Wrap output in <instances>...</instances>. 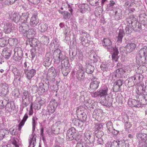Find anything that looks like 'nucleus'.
Instances as JSON below:
<instances>
[{
    "instance_id": "1",
    "label": "nucleus",
    "mask_w": 147,
    "mask_h": 147,
    "mask_svg": "<svg viewBox=\"0 0 147 147\" xmlns=\"http://www.w3.org/2000/svg\"><path fill=\"white\" fill-rule=\"evenodd\" d=\"M102 45L107 49L108 51L112 54V60L113 61H117L119 58L118 56L119 53L118 49L116 48L113 47L111 40L107 38H105L102 41Z\"/></svg>"
},
{
    "instance_id": "2",
    "label": "nucleus",
    "mask_w": 147,
    "mask_h": 147,
    "mask_svg": "<svg viewBox=\"0 0 147 147\" xmlns=\"http://www.w3.org/2000/svg\"><path fill=\"white\" fill-rule=\"evenodd\" d=\"M115 5V2L113 1H111L107 5L106 10L107 11H112L115 19L118 20L122 18L121 11L120 9L116 7Z\"/></svg>"
},
{
    "instance_id": "3",
    "label": "nucleus",
    "mask_w": 147,
    "mask_h": 147,
    "mask_svg": "<svg viewBox=\"0 0 147 147\" xmlns=\"http://www.w3.org/2000/svg\"><path fill=\"white\" fill-rule=\"evenodd\" d=\"M108 88L106 86H104L102 87L99 91L91 93L92 96L94 98L103 97L105 98L108 95Z\"/></svg>"
},
{
    "instance_id": "4",
    "label": "nucleus",
    "mask_w": 147,
    "mask_h": 147,
    "mask_svg": "<svg viewBox=\"0 0 147 147\" xmlns=\"http://www.w3.org/2000/svg\"><path fill=\"white\" fill-rule=\"evenodd\" d=\"M53 56L55 62L57 64H59L61 61L62 64V62L63 60H67V57L59 49H57L54 51Z\"/></svg>"
},
{
    "instance_id": "5",
    "label": "nucleus",
    "mask_w": 147,
    "mask_h": 147,
    "mask_svg": "<svg viewBox=\"0 0 147 147\" xmlns=\"http://www.w3.org/2000/svg\"><path fill=\"white\" fill-rule=\"evenodd\" d=\"M136 137L138 139L141 140L142 141L139 142V146L140 147H146L147 144L146 141L147 140V135L146 134H143L141 133H138L136 134Z\"/></svg>"
},
{
    "instance_id": "6",
    "label": "nucleus",
    "mask_w": 147,
    "mask_h": 147,
    "mask_svg": "<svg viewBox=\"0 0 147 147\" xmlns=\"http://www.w3.org/2000/svg\"><path fill=\"white\" fill-rule=\"evenodd\" d=\"M57 106V103L56 101L55 100H52L47 107V112L45 114L50 115L51 113H53Z\"/></svg>"
},
{
    "instance_id": "7",
    "label": "nucleus",
    "mask_w": 147,
    "mask_h": 147,
    "mask_svg": "<svg viewBox=\"0 0 147 147\" xmlns=\"http://www.w3.org/2000/svg\"><path fill=\"white\" fill-rule=\"evenodd\" d=\"M142 100L139 99L138 101H136L135 99L130 98L128 100V104L131 107H140L142 105L144 104L142 102Z\"/></svg>"
},
{
    "instance_id": "8",
    "label": "nucleus",
    "mask_w": 147,
    "mask_h": 147,
    "mask_svg": "<svg viewBox=\"0 0 147 147\" xmlns=\"http://www.w3.org/2000/svg\"><path fill=\"white\" fill-rule=\"evenodd\" d=\"M124 67L121 66V67L117 69L113 74V77L123 78L126 74V71L123 68Z\"/></svg>"
},
{
    "instance_id": "9",
    "label": "nucleus",
    "mask_w": 147,
    "mask_h": 147,
    "mask_svg": "<svg viewBox=\"0 0 147 147\" xmlns=\"http://www.w3.org/2000/svg\"><path fill=\"white\" fill-rule=\"evenodd\" d=\"M9 86L6 83L2 84L0 85V95L5 96L8 92Z\"/></svg>"
},
{
    "instance_id": "10",
    "label": "nucleus",
    "mask_w": 147,
    "mask_h": 147,
    "mask_svg": "<svg viewBox=\"0 0 147 147\" xmlns=\"http://www.w3.org/2000/svg\"><path fill=\"white\" fill-rule=\"evenodd\" d=\"M27 45H29L31 47H35L36 46L40 47V44L38 42V40L35 38L28 39L26 40Z\"/></svg>"
},
{
    "instance_id": "11",
    "label": "nucleus",
    "mask_w": 147,
    "mask_h": 147,
    "mask_svg": "<svg viewBox=\"0 0 147 147\" xmlns=\"http://www.w3.org/2000/svg\"><path fill=\"white\" fill-rule=\"evenodd\" d=\"M147 54V47L146 46H144L139 51L138 55L136 57V60H141V59L143 56H146Z\"/></svg>"
},
{
    "instance_id": "12",
    "label": "nucleus",
    "mask_w": 147,
    "mask_h": 147,
    "mask_svg": "<svg viewBox=\"0 0 147 147\" xmlns=\"http://www.w3.org/2000/svg\"><path fill=\"white\" fill-rule=\"evenodd\" d=\"M22 127L21 126L20 127L19 124L18 126H14L8 130L9 132V131L12 135H14L17 134L19 135V133L20 132Z\"/></svg>"
},
{
    "instance_id": "13",
    "label": "nucleus",
    "mask_w": 147,
    "mask_h": 147,
    "mask_svg": "<svg viewBox=\"0 0 147 147\" xmlns=\"http://www.w3.org/2000/svg\"><path fill=\"white\" fill-rule=\"evenodd\" d=\"M20 26L19 27V30L20 32L24 34V35L26 34L27 30L29 28V26L28 23H19Z\"/></svg>"
},
{
    "instance_id": "14",
    "label": "nucleus",
    "mask_w": 147,
    "mask_h": 147,
    "mask_svg": "<svg viewBox=\"0 0 147 147\" xmlns=\"http://www.w3.org/2000/svg\"><path fill=\"white\" fill-rule=\"evenodd\" d=\"M135 6V3L132 2L131 1H126L124 4V6L126 9L132 12H133L134 10Z\"/></svg>"
},
{
    "instance_id": "15",
    "label": "nucleus",
    "mask_w": 147,
    "mask_h": 147,
    "mask_svg": "<svg viewBox=\"0 0 147 147\" xmlns=\"http://www.w3.org/2000/svg\"><path fill=\"white\" fill-rule=\"evenodd\" d=\"M29 13L27 12L22 13V15L20 16V23H28L27 21L29 17Z\"/></svg>"
},
{
    "instance_id": "16",
    "label": "nucleus",
    "mask_w": 147,
    "mask_h": 147,
    "mask_svg": "<svg viewBox=\"0 0 147 147\" xmlns=\"http://www.w3.org/2000/svg\"><path fill=\"white\" fill-rule=\"evenodd\" d=\"M39 20L37 15L34 14L31 18L30 24L33 26H35L39 23Z\"/></svg>"
},
{
    "instance_id": "17",
    "label": "nucleus",
    "mask_w": 147,
    "mask_h": 147,
    "mask_svg": "<svg viewBox=\"0 0 147 147\" xmlns=\"http://www.w3.org/2000/svg\"><path fill=\"white\" fill-rule=\"evenodd\" d=\"M136 46V44L134 43H128L125 47V51L127 52H131L135 49Z\"/></svg>"
},
{
    "instance_id": "18",
    "label": "nucleus",
    "mask_w": 147,
    "mask_h": 147,
    "mask_svg": "<svg viewBox=\"0 0 147 147\" xmlns=\"http://www.w3.org/2000/svg\"><path fill=\"white\" fill-rule=\"evenodd\" d=\"M3 28L5 32V33H8L11 31L13 27L11 23L7 22L4 25Z\"/></svg>"
},
{
    "instance_id": "19",
    "label": "nucleus",
    "mask_w": 147,
    "mask_h": 147,
    "mask_svg": "<svg viewBox=\"0 0 147 147\" xmlns=\"http://www.w3.org/2000/svg\"><path fill=\"white\" fill-rule=\"evenodd\" d=\"M24 72L27 79L30 80L35 75L36 71L34 69H32L30 70H27L26 71V70Z\"/></svg>"
},
{
    "instance_id": "20",
    "label": "nucleus",
    "mask_w": 147,
    "mask_h": 147,
    "mask_svg": "<svg viewBox=\"0 0 147 147\" xmlns=\"http://www.w3.org/2000/svg\"><path fill=\"white\" fill-rule=\"evenodd\" d=\"M75 129L73 127H71L68 130L67 136V137H68L70 140H72L74 138V136L75 135Z\"/></svg>"
},
{
    "instance_id": "21",
    "label": "nucleus",
    "mask_w": 147,
    "mask_h": 147,
    "mask_svg": "<svg viewBox=\"0 0 147 147\" xmlns=\"http://www.w3.org/2000/svg\"><path fill=\"white\" fill-rule=\"evenodd\" d=\"M20 16L18 13L14 12L11 15L10 17L14 22L19 24L20 22Z\"/></svg>"
},
{
    "instance_id": "22",
    "label": "nucleus",
    "mask_w": 147,
    "mask_h": 147,
    "mask_svg": "<svg viewBox=\"0 0 147 147\" xmlns=\"http://www.w3.org/2000/svg\"><path fill=\"white\" fill-rule=\"evenodd\" d=\"M35 34V32L33 29H29L28 31L27 30L26 33L24 36H26L28 38V39L32 38Z\"/></svg>"
},
{
    "instance_id": "23",
    "label": "nucleus",
    "mask_w": 147,
    "mask_h": 147,
    "mask_svg": "<svg viewBox=\"0 0 147 147\" xmlns=\"http://www.w3.org/2000/svg\"><path fill=\"white\" fill-rule=\"evenodd\" d=\"M9 134V131L7 129H5L0 127V140L5 138Z\"/></svg>"
},
{
    "instance_id": "24",
    "label": "nucleus",
    "mask_w": 147,
    "mask_h": 147,
    "mask_svg": "<svg viewBox=\"0 0 147 147\" xmlns=\"http://www.w3.org/2000/svg\"><path fill=\"white\" fill-rule=\"evenodd\" d=\"M144 85L143 83H141L136 86L137 90L136 91V93L138 94L139 95L143 94V93H142L141 92H143V93H144Z\"/></svg>"
},
{
    "instance_id": "25",
    "label": "nucleus",
    "mask_w": 147,
    "mask_h": 147,
    "mask_svg": "<svg viewBox=\"0 0 147 147\" xmlns=\"http://www.w3.org/2000/svg\"><path fill=\"white\" fill-rule=\"evenodd\" d=\"M48 27V24L45 23H40L38 26V30L41 32H44L46 31Z\"/></svg>"
},
{
    "instance_id": "26",
    "label": "nucleus",
    "mask_w": 147,
    "mask_h": 147,
    "mask_svg": "<svg viewBox=\"0 0 147 147\" xmlns=\"http://www.w3.org/2000/svg\"><path fill=\"white\" fill-rule=\"evenodd\" d=\"M78 7L79 11L83 13L87 10L88 5L87 4H80L78 5Z\"/></svg>"
},
{
    "instance_id": "27",
    "label": "nucleus",
    "mask_w": 147,
    "mask_h": 147,
    "mask_svg": "<svg viewBox=\"0 0 147 147\" xmlns=\"http://www.w3.org/2000/svg\"><path fill=\"white\" fill-rule=\"evenodd\" d=\"M59 13H60L63 16V18L65 20H69L71 16V14L67 11H61L59 10Z\"/></svg>"
},
{
    "instance_id": "28",
    "label": "nucleus",
    "mask_w": 147,
    "mask_h": 147,
    "mask_svg": "<svg viewBox=\"0 0 147 147\" xmlns=\"http://www.w3.org/2000/svg\"><path fill=\"white\" fill-rule=\"evenodd\" d=\"M2 55L5 58L8 59L11 55L10 51L7 48H4L2 51Z\"/></svg>"
},
{
    "instance_id": "29",
    "label": "nucleus",
    "mask_w": 147,
    "mask_h": 147,
    "mask_svg": "<svg viewBox=\"0 0 147 147\" xmlns=\"http://www.w3.org/2000/svg\"><path fill=\"white\" fill-rule=\"evenodd\" d=\"M14 56L17 57L18 56L20 57L22 55V51L20 47L15 48L14 50Z\"/></svg>"
},
{
    "instance_id": "30",
    "label": "nucleus",
    "mask_w": 147,
    "mask_h": 147,
    "mask_svg": "<svg viewBox=\"0 0 147 147\" xmlns=\"http://www.w3.org/2000/svg\"><path fill=\"white\" fill-rule=\"evenodd\" d=\"M43 101L41 100H36L33 105H34V109H39L40 108V106L43 105Z\"/></svg>"
},
{
    "instance_id": "31",
    "label": "nucleus",
    "mask_w": 147,
    "mask_h": 147,
    "mask_svg": "<svg viewBox=\"0 0 147 147\" xmlns=\"http://www.w3.org/2000/svg\"><path fill=\"white\" fill-rule=\"evenodd\" d=\"M94 69V67L93 66L89 64H86L85 69L86 70V71L87 73L88 74L92 73L93 72Z\"/></svg>"
},
{
    "instance_id": "32",
    "label": "nucleus",
    "mask_w": 147,
    "mask_h": 147,
    "mask_svg": "<svg viewBox=\"0 0 147 147\" xmlns=\"http://www.w3.org/2000/svg\"><path fill=\"white\" fill-rule=\"evenodd\" d=\"M99 82L97 81H93L90 84V88L92 90L96 89L98 87Z\"/></svg>"
},
{
    "instance_id": "33",
    "label": "nucleus",
    "mask_w": 147,
    "mask_h": 147,
    "mask_svg": "<svg viewBox=\"0 0 147 147\" xmlns=\"http://www.w3.org/2000/svg\"><path fill=\"white\" fill-rule=\"evenodd\" d=\"M29 147H34L36 142V138L32 135H31L29 139Z\"/></svg>"
},
{
    "instance_id": "34",
    "label": "nucleus",
    "mask_w": 147,
    "mask_h": 147,
    "mask_svg": "<svg viewBox=\"0 0 147 147\" xmlns=\"http://www.w3.org/2000/svg\"><path fill=\"white\" fill-rule=\"evenodd\" d=\"M14 108L15 107L14 105L9 103H7L5 107L6 111L9 112V114L11 112L14 110Z\"/></svg>"
},
{
    "instance_id": "35",
    "label": "nucleus",
    "mask_w": 147,
    "mask_h": 147,
    "mask_svg": "<svg viewBox=\"0 0 147 147\" xmlns=\"http://www.w3.org/2000/svg\"><path fill=\"white\" fill-rule=\"evenodd\" d=\"M76 74L84 73V69L82 65L81 64H79L77 65L76 67Z\"/></svg>"
},
{
    "instance_id": "36",
    "label": "nucleus",
    "mask_w": 147,
    "mask_h": 147,
    "mask_svg": "<svg viewBox=\"0 0 147 147\" xmlns=\"http://www.w3.org/2000/svg\"><path fill=\"white\" fill-rule=\"evenodd\" d=\"M81 41L82 44L84 46L87 47L88 46L89 43L87 38L85 36H84L80 39Z\"/></svg>"
},
{
    "instance_id": "37",
    "label": "nucleus",
    "mask_w": 147,
    "mask_h": 147,
    "mask_svg": "<svg viewBox=\"0 0 147 147\" xmlns=\"http://www.w3.org/2000/svg\"><path fill=\"white\" fill-rule=\"evenodd\" d=\"M11 46H16L18 43V40L16 38H9L7 40V43Z\"/></svg>"
},
{
    "instance_id": "38",
    "label": "nucleus",
    "mask_w": 147,
    "mask_h": 147,
    "mask_svg": "<svg viewBox=\"0 0 147 147\" xmlns=\"http://www.w3.org/2000/svg\"><path fill=\"white\" fill-rule=\"evenodd\" d=\"M124 35L123 30L120 29L119 30L118 36L117 37V42L118 43H121L123 37Z\"/></svg>"
},
{
    "instance_id": "39",
    "label": "nucleus",
    "mask_w": 147,
    "mask_h": 147,
    "mask_svg": "<svg viewBox=\"0 0 147 147\" xmlns=\"http://www.w3.org/2000/svg\"><path fill=\"white\" fill-rule=\"evenodd\" d=\"M8 120L7 119H4L3 120V123L0 124V127L1 128H4L5 129H7L6 128V126L8 124Z\"/></svg>"
},
{
    "instance_id": "40",
    "label": "nucleus",
    "mask_w": 147,
    "mask_h": 147,
    "mask_svg": "<svg viewBox=\"0 0 147 147\" xmlns=\"http://www.w3.org/2000/svg\"><path fill=\"white\" fill-rule=\"evenodd\" d=\"M84 110H85V109L83 107H77V109L76 111V113L78 115H82L84 114Z\"/></svg>"
},
{
    "instance_id": "41",
    "label": "nucleus",
    "mask_w": 147,
    "mask_h": 147,
    "mask_svg": "<svg viewBox=\"0 0 147 147\" xmlns=\"http://www.w3.org/2000/svg\"><path fill=\"white\" fill-rule=\"evenodd\" d=\"M44 84L42 83L39 84L38 90L40 95L43 94L45 91V89L44 88Z\"/></svg>"
},
{
    "instance_id": "42",
    "label": "nucleus",
    "mask_w": 147,
    "mask_h": 147,
    "mask_svg": "<svg viewBox=\"0 0 147 147\" xmlns=\"http://www.w3.org/2000/svg\"><path fill=\"white\" fill-rule=\"evenodd\" d=\"M128 20L130 21V22H130L129 23H131L132 26H133L134 24H135L137 22L136 18L133 15L131 16L130 18Z\"/></svg>"
},
{
    "instance_id": "43",
    "label": "nucleus",
    "mask_w": 147,
    "mask_h": 147,
    "mask_svg": "<svg viewBox=\"0 0 147 147\" xmlns=\"http://www.w3.org/2000/svg\"><path fill=\"white\" fill-rule=\"evenodd\" d=\"M109 64L108 62H103L100 65L101 69L103 71H106L108 69Z\"/></svg>"
},
{
    "instance_id": "44",
    "label": "nucleus",
    "mask_w": 147,
    "mask_h": 147,
    "mask_svg": "<svg viewBox=\"0 0 147 147\" xmlns=\"http://www.w3.org/2000/svg\"><path fill=\"white\" fill-rule=\"evenodd\" d=\"M142 100V102H143L144 100L146 104H147V94H143L140 95L138 96V99Z\"/></svg>"
},
{
    "instance_id": "45",
    "label": "nucleus",
    "mask_w": 147,
    "mask_h": 147,
    "mask_svg": "<svg viewBox=\"0 0 147 147\" xmlns=\"http://www.w3.org/2000/svg\"><path fill=\"white\" fill-rule=\"evenodd\" d=\"M119 143L121 142V143L119 144L120 147H129V144L127 142H125L124 140H119Z\"/></svg>"
},
{
    "instance_id": "46",
    "label": "nucleus",
    "mask_w": 147,
    "mask_h": 147,
    "mask_svg": "<svg viewBox=\"0 0 147 147\" xmlns=\"http://www.w3.org/2000/svg\"><path fill=\"white\" fill-rule=\"evenodd\" d=\"M28 117V114L27 113L25 114L23 117V119L19 124L20 127L21 126L22 127L24 126Z\"/></svg>"
},
{
    "instance_id": "47",
    "label": "nucleus",
    "mask_w": 147,
    "mask_h": 147,
    "mask_svg": "<svg viewBox=\"0 0 147 147\" xmlns=\"http://www.w3.org/2000/svg\"><path fill=\"white\" fill-rule=\"evenodd\" d=\"M20 140L17 139H14L12 141V144L15 146V147H19V145L21 144Z\"/></svg>"
},
{
    "instance_id": "48",
    "label": "nucleus",
    "mask_w": 147,
    "mask_h": 147,
    "mask_svg": "<svg viewBox=\"0 0 147 147\" xmlns=\"http://www.w3.org/2000/svg\"><path fill=\"white\" fill-rule=\"evenodd\" d=\"M7 43V40L4 38H0V47H4Z\"/></svg>"
},
{
    "instance_id": "49",
    "label": "nucleus",
    "mask_w": 147,
    "mask_h": 147,
    "mask_svg": "<svg viewBox=\"0 0 147 147\" xmlns=\"http://www.w3.org/2000/svg\"><path fill=\"white\" fill-rule=\"evenodd\" d=\"M37 118L35 117H33L32 118V130L34 131L35 129V126L36 125Z\"/></svg>"
},
{
    "instance_id": "50",
    "label": "nucleus",
    "mask_w": 147,
    "mask_h": 147,
    "mask_svg": "<svg viewBox=\"0 0 147 147\" xmlns=\"http://www.w3.org/2000/svg\"><path fill=\"white\" fill-rule=\"evenodd\" d=\"M119 141V140L114 141L111 143L110 147H120L119 144H120L121 142H120V143H119L118 142Z\"/></svg>"
},
{
    "instance_id": "51",
    "label": "nucleus",
    "mask_w": 147,
    "mask_h": 147,
    "mask_svg": "<svg viewBox=\"0 0 147 147\" xmlns=\"http://www.w3.org/2000/svg\"><path fill=\"white\" fill-rule=\"evenodd\" d=\"M41 40L43 41V43L45 45H47L49 42V38L45 36H42L41 38Z\"/></svg>"
},
{
    "instance_id": "52",
    "label": "nucleus",
    "mask_w": 147,
    "mask_h": 147,
    "mask_svg": "<svg viewBox=\"0 0 147 147\" xmlns=\"http://www.w3.org/2000/svg\"><path fill=\"white\" fill-rule=\"evenodd\" d=\"M76 74V77L79 81L83 80L84 78V73H82Z\"/></svg>"
},
{
    "instance_id": "53",
    "label": "nucleus",
    "mask_w": 147,
    "mask_h": 147,
    "mask_svg": "<svg viewBox=\"0 0 147 147\" xmlns=\"http://www.w3.org/2000/svg\"><path fill=\"white\" fill-rule=\"evenodd\" d=\"M99 0H90V4L93 6H96L98 5Z\"/></svg>"
},
{
    "instance_id": "54",
    "label": "nucleus",
    "mask_w": 147,
    "mask_h": 147,
    "mask_svg": "<svg viewBox=\"0 0 147 147\" xmlns=\"http://www.w3.org/2000/svg\"><path fill=\"white\" fill-rule=\"evenodd\" d=\"M102 13V10L101 8L99 7L95 11V14L97 16H100Z\"/></svg>"
},
{
    "instance_id": "55",
    "label": "nucleus",
    "mask_w": 147,
    "mask_h": 147,
    "mask_svg": "<svg viewBox=\"0 0 147 147\" xmlns=\"http://www.w3.org/2000/svg\"><path fill=\"white\" fill-rule=\"evenodd\" d=\"M107 127L109 131L110 130V129H112L113 128V124L112 122L110 121H108L106 124Z\"/></svg>"
},
{
    "instance_id": "56",
    "label": "nucleus",
    "mask_w": 147,
    "mask_h": 147,
    "mask_svg": "<svg viewBox=\"0 0 147 147\" xmlns=\"http://www.w3.org/2000/svg\"><path fill=\"white\" fill-rule=\"evenodd\" d=\"M125 128L126 130H127L131 127L130 123L128 121L125 122L124 123Z\"/></svg>"
},
{
    "instance_id": "57",
    "label": "nucleus",
    "mask_w": 147,
    "mask_h": 147,
    "mask_svg": "<svg viewBox=\"0 0 147 147\" xmlns=\"http://www.w3.org/2000/svg\"><path fill=\"white\" fill-rule=\"evenodd\" d=\"M113 88L115 92H117L120 90V87L115 83L114 84Z\"/></svg>"
},
{
    "instance_id": "58",
    "label": "nucleus",
    "mask_w": 147,
    "mask_h": 147,
    "mask_svg": "<svg viewBox=\"0 0 147 147\" xmlns=\"http://www.w3.org/2000/svg\"><path fill=\"white\" fill-rule=\"evenodd\" d=\"M51 61L50 59L47 58L45 59L43 63L45 66H48L51 64Z\"/></svg>"
},
{
    "instance_id": "59",
    "label": "nucleus",
    "mask_w": 147,
    "mask_h": 147,
    "mask_svg": "<svg viewBox=\"0 0 147 147\" xmlns=\"http://www.w3.org/2000/svg\"><path fill=\"white\" fill-rule=\"evenodd\" d=\"M12 71L14 75H15V73H16L17 74V75L18 76H22V73L17 68H13Z\"/></svg>"
},
{
    "instance_id": "60",
    "label": "nucleus",
    "mask_w": 147,
    "mask_h": 147,
    "mask_svg": "<svg viewBox=\"0 0 147 147\" xmlns=\"http://www.w3.org/2000/svg\"><path fill=\"white\" fill-rule=\"evenodd\" d=\"M30 63L28 62H25L23 65V67L25 68L24 71L26 70H28V68L30 66Z\"/></svg>"
},
{
    "instance_id": "61",
    "label": "nucleus",
    "mask_w": 147,
    "mask_h": 147,
    "mask_svg": "<svg viewBox=\"0 0 147 147\" xmlns=\"http://www.w3.org/2000/svg\"><path fill=\"white\" fill-rule=\"evenodd\" d=\"M15 74V75H14L15 78L14 81H16V82H20L21 80V78L22 77V76H18L17 75V74Z\"/></svg>"
},
{
    "instance_id": "62",
    "label": "nucleus",
    "mask_w": 147,
    "mask_h": 147,
    "mask_svg": "<svg viewBox=\"0 0 147 147\" xmlns=\"http://www.w3.org/2000/svg\"><path fill=\"white\" fill-rule=\"evenodd\" d=\"M6 101L5 100H4L0 101V108L3 109L6 104Z\"/></svg>"
},
{
    "instance_id": "63",
    "label": "nucleus",
    "mask_w": 147,
    "mask_h": 147,
    "mask_svg": "<svg viewBox=\"0 0 147 147\" xmlns=\"http://www.w3.org/2000/svg\"><path fill=\"white\" fill-rule=\"evenodd\" d=\"M32 91L33 93H36L38 90V88L36 85H33L32 87Z\"/></svg>"
},
{
    "instance_id": "64",
    "label": "nucleus",
    "mask_w": 147,
    "mask_h": 147,
    "mask_svg": "<svg viewBox=\"0 0 147 147\" xmlns=\"http://www.w3.org/2000/svg\"><path fill=\"white\" fill-rule=\"evenodd\" d=\"M122 67H124L123 68L126 71V74L128 73H129L131 71V69L129 66L125 67L124 65H122Z\"/></svg>"
}]
</instances>
